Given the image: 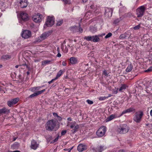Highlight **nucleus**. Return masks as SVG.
Returning a JSON list of instances; mask_svg holds the SVG:
<instances>
[{
    "label": "nucleus",
    "instance_id": "obj_1",
    "mask_svg": "<svg viewBox=\"0 0 152 152\" xmlns=\"http://www.w3.org/2000/svg\"><path fill=\"white\" fill-rule=\"evenodd\" d=\"M56 121L51 119L47 122L45 124V128L46 130L52 131L53 130L56 131V129L54 130L55 127L56 126Z\"/></svg>",
    "mask_w": 152,
    "mask_h": 152
},
{
    "label": "nucleus",
    "instance_id": "obj_2",
    "mask_svg": "<svg viewBox=\"0 0 152 152\" xmlns=\"http://www.w3.org/2000/svg\"><path fill=\"white\" fill-rule=\"evenodd\" d=\"M129 129L126 124H124L120 126L117 129V132L120 134H124L127 133L129 131Z\"/></svg>",
    "mask_w": 152,
    "mask_h": 152
},
{
    "label": "nucleus",
    "instance_id": "obj_3",
    "mask_svg": "<svg viewBox=\"0 0 152 152\" xmlns=\"http://www.w3.org/2000/svg\"><path fill=\"white\" fill-rule=\"evenodd\" d=\"M145 8L144 6H141L136 10V14L137 17L142 16L145 12Z\"/></svg>",
    "mask_w": 152,
    "mask_h": 152
},
{
    "label": "nucleus",
    "instance_id": "obj_4",
    "mask_svg": "<svg viewBox=\"0 0 152 152\" xmlns=\"http://www.w3.org/2000/svg\"><path fill=\"white\" fill-rule=\"evenodd\" d=\"M143 115L142 111H140L136 112L135 114V116L134 118V120L137 123L140 122L141 118Z\"/></svg>",
    "mask_w": 152,
    "mask_h": 152
},
{
    "label": "nucleus",
    "instance_id": "obj_5",
    "mask_svg": "<svg viewBox=\"0 0 152 152\" xmlns=\"http://www.w3.org/2000/svg\"><path fill=\"white\" fill-rule=\"evenodd\" d=\"M99 36L95 35L92 36H88L84 37V39L88 41H93L94 42H97L99 41L100 39L99 37Z\"/></svg>",
    "mask_w": 152,
    "mask_h": 152
},
{
    "label": "nucleus",
    "instance_id": "obj_6",
    "mask_svg": "<svg viewBox=\"0 0 152 152\" xmlns=\"http://www.w3.org/2000/svg\"><path fill=\"white\" fill-rule=\"evenodd\" d=\"M106 131V127L104 126H102L97 131L96 134L99 137H102L105 134Z\"/></svg>",
    "mask_w": 152,
    "mask_h": 152
},
{
    "label": "nucleus",
    "instance_id": "obj_7",
    "mask_svg": "<svg viewBox=\"0 0 152 152\" xmlns=\"http://www.w3.org/2000/svg\"><path fill=\"white\" fill-rule=\"evenodd\" d=\"M42 16L39 13L35 14L32 17V19L36 23H39L42 20Z\"/></svg>",
    "mask_w": 152,
    "mask_h": 152
},
{
    "label": "nucleus",
    "instance_id": "obj_8",
    "mask_svg": "<svg viewBox=\"0 0 152 152\" xmlns=\"http://www.w3.org/2000/svg\"><path fill=\"white\" fill-rule=\"evenodd\" d=\"M54 17H48L45 23V25L48 27H50L54 23Z\"/></svg>",
    "mask_w": 152,
    "mask_h": 152
},
{
    "label": "nucleus",
    "instance_id": "obj_9",
    "mask_svg": "<svg viewBox=\"0 0 152 152\" xmlns=\"http://www.w3.org/2000/svg\"><path fill=\"white\" fill-rule=\"evenodd\" d=\"M70 127L72 129L71 131L73 134L78 131L79 127V125L76 124L75 122L71 123Z\"/></svg>",
    "mask_w": 152,
    "mask_h": 152
},
{
    "label": "nucleus",
    "instance_id": "obj_10",
    "mask_svg": "<svg viewBox=\"0 0 152 152\" xmlns=\"http://www.w3.org/2000/svg\"><path fill=\"white\" fill-rule=\"evenodd\" d=\"M31 31L28 30L24 31L21 34L22 37L24 39L28 38L31 37Z\"/></svg>",
    "mask_w": 152,
    "mask_h": 152
},
{
    "label": "nucleus",
    "instance_id": "obj_11",
    "mask_svg": "<svg viewBox=\"0 0 152 152\" xmlns=\"http://www.w3.org/2000/svg\"><path fill=\"white\" fill-rule=\"evenodd\" d=\"M20 17L21 20L24 21H27L29 19L28 15L25 12H21L20 13Z\"/></svg>",
    "mask_w": 152,
    "mask_h": 152
},
{
    "label": "nucleus",
    "instance_id": "obj_12",
    "mask_svg": "<svg viewBox=\"0 0 152 152\" xmlns=\"http://www.w3.org/2000/svg\"><path fill=\"white\" fill-rule=\"evenodd\" d=\"M52 32V31H49L47 32H45L42 34L40 36V38L43 40L46 38L50 35Z\"/></svg>",
    "mask_w": 152,
    "mask_h": 152
},
{
    "label": "nucleus",
    "instance_id": "obj_13",
    "mask_svg": "<svg viewBox=\"0 0 152 152\" xmlns=\"http://www.w3.org/2000/svg\"><path fill=\"white\" fill-rule=\"evenodd\" d=\"M106 149V147L104 146L100 145L98 146L97 148H92L94 151L95 152H102V151Z\"/></svg>",
    "mask_w": 152,
    "mask_h": 152
},
{
    "label": "nucleus",
    "instance_id": "obj_14",
    "mask_svg": "<svg viewBox=\"0 0 152 152\" xmlns=\"http://www.w3.org/2000/svg\"><path fill=\"white\" fill-rule=\"evenodd\" d=\"M19 100V98H15L10 101H8L7 102V104L9 106L11 107L12 105L17 103Z\"/></svg>",
    "mask_w": 152,
    "mask_h": 152
},
{
    "label": "nucleus",
    "instance_id": "obj_15",
    "mask_svg": "<svg viewBox=\"0 0 152 152\" xmlns=\"http://www.w3.org/2000/svg\"><path fill=\"white\" fill-rule=\"evenodd\" d=\"M39 144L37 143V141L33 140L31 142V148L34 150H36L39 147Z\"/></svg>",
    "mask_w": 152,
    "mask_h": 152
},
{
    "label": "nucleus",
    "instance_id": "obj_16",
    "mask_svg": "<svg viewBox=\"0 0 152 152\" xmlns=\"http://www.w3.org/2000/svg\"><path fill=\"white\" fill-rule=\"evenodd\" d=\"M19 3L20 6L22 8L26 7L28 5L27 1L26 0H20Z\"/></svg>",
    "mask_w": 152,
    "mask_h": 152
},
{
    "label": "nucleus",
    "instance_id": "obj_17",
    "mask_svg": "<svg viewBox=\"0 0 152 152\" xmlns=\"http://www.w3.org/2000/svg\"><path fill=\"white\" fill-rule=\"evenodd\" d=\"M113 10L107 8L105 9V15L109 17H111L112 16Z\"/></svg>",
    "mask_w": 152,
    "mask_h": 152
},
{
    "label": "nucleus",
    "instance_id": "obj_18",
    "mask_svg": "<svg viewBox=\"0 0 152 152\" xmlns=\"http://www.w3.org/2000/svg\"><path fill=\"white\" fill-rule=\"evenodd\" d=\"M86 149V147L85 145L83 144H79L77 147V150L80 152H82Z\"/></svg>",
    "mask_w": 152,
    "mask_h": 152
},
{
    "label": "nucleus",
    "instance_id": "obj_19",
    "mask_svg": "<svg viewBox=\"0 0 152 152\" xmlns=\"http://www.w3.org/2000/svg\"><path fill=\"white\" fill-rule=\"evenodd\" d=\"M21 67V68L22 69H27L29 71L31 70L30 65V64H27L26 63L22 64V65H19Z\"/></svg>",
    "mask_w": 152,
    "mask_h": 152
},
{
    "label": "nucleus",
    "instance_id": "obj_20",
    "mask_svg": "<svg viewBox=\"0 0 152 152\" xmlns=\"http://www.w3.org/2000/svg\"><path fill=\"white\" fill-rule=\"evenodd\" d=\"M70 46L68 44L65 45V46H64L63 44H61V48L63 50L65 53H67L68 51V49L69 48Z\"/></svg>",
    "mask_w": 152,
    "mask_h": 152
},
{
    "label": "nucleus",
    "instance_id": "obj_21",
    "mask_svg": "<svg viewBox=\"0 0 152 152\" xmlns=\"http://www.w3.org/2000/svg\"><path fill=\"white\" fill-rule=\"evenodd\" d=\"M135 109H134L132 107H130L129 109H127L126 110H124V111H123L121 115H123V114H124L126 113H130L131 112H133V111H135Z\"/></svg>",
    "mask_w": 152,
    "mask_h": 152
},
{
    "label": "nucleus",
    "instance_id": "obj_22",
    "mask_svg": "<svg viewBox=\"0 0 152 152\" xmlns=\"http://www.w3.org/2000/svg\"><path fill=\"white\" fill-rule=\"evenodd\" d=\"M70 63L72 64H75L77 63V58L72 57L69 59Z\"/></svg>",
    "mask_w": 152,
    "mask_h": 152
},
{
    "label": "nucleus",
    "instance_id": "obj_23",
    "mask_svg": "<svg viewBox=\"0 0 152 152\" xmlns=\"http://www.w3.org/2000/svg\"><path fill=\"white\" fill-rule=\"evenodd\" d=\"M9 112V110L5 107L3 108L0 109V115L3 114H5L6 113H8Z\"/></svg>",
    "mask_w": 152,
    "mask_h": 152
},
{
    "label": "nucleus",
    "instance_id": "obj_24",
    "mask_svg": "<svg viewBox=\"0 0 152 152\" xmlns=\"http://www.w3.org/2000/svg\"><path fill=\"white\" fill-rule=\"evenodd\" d=\"M133 68V66L132 64H130L129 65L127 68L126 69V71L127 72H130Z\"/></svg>",
    "mask_w": 152,
    "mask_h": 152
},
{
    "label": "nucleus",
    "instance_id": "obj_25",
    "mask_svg": "<svg viewBox=\"0 0 152 152\" xmlns=\"http://www.w3.org/2000/svg\"><path fill=\"white\" fill-rule=\"evenodd\" d=\"M128 37L127 36V34L125 33L124 34H121L119 36V38L120 39H126Z\"/></svg>",
    "mask_w": 152,
    "mask_h": 152
},
{
    "label": "nucleus",
    "instance_id": "obj_26",
    "mask_svg": "<svg viewBox=\"0 0 152 152\" xmlns=\"http://www.w3.org/2000/svg\"><path fill=\"white\" fill-rule=\"evenodd\" d=\"M115 118V115H110V116H109L106 119V121L107 122L109 121L112 120V119H113Z\"/></svg>",
    "mask_w": 152,
    "mask_h": 152
},
{
    "label": "nucleus",
    "instance_id": "obj_27",
    "mask_svg": "<svg viewBox=\"0 0 152 152\" xmlns=\"http://www.w3.org/2000/svg\"><path fill=\"white\" fill-rule=\"evenodd\" d=\"M126 87L127 86L126 85L124 84H122L121 85V87L119 89V91H121L123 90H124L126 89Z\"/></svg>",
    "mask_w": 152,
    "mask_h": 152
},
{
    "label": "nucleus",
    "instance_id": "obj_28",
    "mask_svg": "<svg viewBox=\"0 0 152 152\" xmlns=\"http://www.w3.org/2000/svg\"><path fill=\"white\" fill-rule=\"evenodd\" d=\"M11 58V56L8 55H4L2 56V58L6 60L10 59Z\"/></svg>",
    "mask_w": 152,
    "mask_h": 152
},
{
    "label": "nucleus",
    "instance_id": "obj_29",
    "mask_svg": "<svg viewBox=\"0 0 152 152\" xmlns=\"http://www.w3.org/2000/svg\"><path fill=\"white\" fill-rule=\"evenodd\" d=\"M62 73H63L62 70H60L58 72V73L56 79V78L59 77L62 75Z\"/></svg>",
    "mask_w": 152,
    "mask_h": 152
},
{
    "label": "nucleus",
    "instance_id": "obj_30",
    "mask_svg": "<svg viewBox=\"0 0 152 152\" xmlns=\"http://www.w3.org/2000/svg\"><path fill=\"white\" fill-rule=\"evenodd\" d=\"M45 138H46V139H47V140L48 141H50L52 139V137L50 135H48L46 136Z\"/></svg>",
    "mask_w": 152,
    "mask_h": 152
},
{
    "label": "nucleus",
    "instance_id": "obj_31",
    "mask_svg": "<svg viewBox=\"0 0 152 152\" xmlns=\"http://www.w3.org/2000/svg\"><path fill=\"white\" fill-rule=\"evenodd\" d=\"M43 40H42V39H41L40 38V37H38L37 39L36 40H35L34 42V43H36V42H41V41Z\"/></svg>",
    "mask_w": 152,
    "mask_h": 152
},
{
    "label": "nucleus",
    "instance_id": "obj_32",
    "mask_svg": "<svg viewBox=\"0 0 152 152\" xmlns=\"http://www.w3.org/2000/svg\"><path fill=\"white\" fill-rule=\"evenodd\" d=\"M112 34L110 32H109L105 37V38L107 39L108 38H109L110 37H111L112 36Z\"/></svg>",
    "mask_w": 152,
    "mask_h": 152
},
{
    "label": "nucleus",
    "instance_id": "obj_33",
    "mask_svg": "<svg viewBox=\"0 0 152 152\" xmlns=\"http://www.w3.org/2000/svg\"><path fill=\"white\" fill-rule=\"evenodd\" d=\"M50 61L49 60H46L42 62V65H45L47 64H48L50 62Z\"/></svg>",
    "mask_w": 152,
    "mask_h": 152
},
{
    "label": "nucleus",
    "instance_id": "obj_34",
    "mask_svg": "<svg viewBox=\"0 0 152 152\" xmlns=\"http://www.w3.org/2000/svg\"><path fill=\"white\" fill-rule=\"evenodd\" d=\"M107 98H108V97L102 96V97H99V100H104Z\"/></svg>",
    "mask_w": 152,
    "mask_h": 152
},
{
    "label": "nucleus",
    "instance_id": "obj_35",
    "mask_svg": "<svg viewBox=\"0 0 152 152\" xmlns=\"http://www.w3.org/2000/svg\"><path fill=\"white\" fill-rule=\"evenodd\" d=\"M38 96L37 93H34V94H32L29 96V97L30 98L34 97L35 96Z\"/></svg>",
    "mask_w": 152,
    "mask_h": 152
},
{
    "label": "nucleus",
    "instance_id": "obj_36",
    "mask_svg": "<svg viewBox=\"0 0 152 152\" xmlns=\"http://www.w3.org/2000/svg\"><path fill=\"white\" fill-rule=\"evenodd\" d=\"M63 23V20H60L59 21H58L57 23V25L58 26H60L61 25V24Z\"/></svg>",
    "mask_w": 152,
    "mask_h": 152
},
{
    "label": "nucleus",
    "instance_id": "obj_37",
    "mask_svg": "<svg viewBox=\"0 0 152 152\" xmlns=\"http://www.w3.org/2000/svg\"><path fill=\"white\" fill-rule=\"evenodd\" d=\"M45 91V90L43 89L42 90L37 91V95H38L41 94L43 92H44Z\"/></svg>",
    "mask_w": 152,
    "mask_h": 152
},
{
    "label": "nucleus",
    "instance_id": "obj_38",
    "mask_svg": "<svg viewBox=\"0 0 152 152\" xmlns=\"http://www.w3.org/2000/svg\"><path fill=\"white\" fill-rule=\"evenodd\" d=\"M120 21V19L119 18H117L114 21V23L115 24H116L117 23H119Z\"/></svg>",
    "mask_w": 152,
    "mask_h": 152
},
{
    "label": "nucleus",
    "instance_id": "obj_39",
    "mask_svg": "<svg viewBox=\"0 0 152 152\" xmlns=\"http://www.w3.org/2000/svg\"><path fill=\"white\" fill-rule=\"evenodd\" d=\"M140 27V24L134 27L133 28L135 30L139 29Z\"/></svg>",
    "mask_w": 152,
    "mask_h": 152
},
{
    "label": "nucleus",
    "instance_id": "obj_40",
    "mask_svg": "<svg viewBox=\"0 0 152 152\" xmlns=\"http://www.w3.org/2000/svg\"><path fill=\"white\" fill-rule=\"evenodd\" d=\"M65 4H69L70 2V0H63Z\"/></svg>",
    "mask_w": 152,
    "mask_h": 152
},
{
    "label": "nucleus",
    "instance_id": "obj_41",
    "mask_svg": "<svg viewBox=\"0 0 152 152\" xmlns=\"http://www.w3.org/2000/svg\"><path fill=\"white\" fill-rule=\"evenodd\" d=\"M59 137V135H58L57 136V137L52 141V143H53L54 142H56L57 141Z\"/></svg>",
    "mask_w": 152,
    "mask_h": 152
},
{
    "label": "nucleus",
    "instance_id": "obj_42",
    "mask_svg": "<svg viewBox=\"0 0 152 152\" xmlns=\"http://www.w3.org/2000/svg\"><path fill=\"white\" fill-rule=\"evenodd\" d=\"M86 102L89 104H92L93 103V102L92 101L88 99L87 100Z\"/></svg>",
    "mask_w": 152,
    "mask_h": 152
},
{
    "label": "nucleus",
    "instance_id": "obj_43",
    "mask_svg": "<svg viewBox=\"0 0 152 152\" xmlns=\"http://www.w3.org/2000/svg\"><path fill=\"white\" fill-rule=\"evenodd\" d=\"M126 16L127 17H130L132 16V14L130 12H129L126 14Z\"/></svg>",
    "mask_w": 152,
    "mask_h": 152
},
{
    "label": "nucleus",
    "instance_id": "obj_44",
    "mask_svg": "<svg viewBox=\"0 0 152 152\" xmlns=\"http://www.w3.org/2000/svg\"><path fill=\"white\" fill-rule=\"evenodd\" d=\"M66 133V130H63L61 132V135H65Z\"/></svg>",
    "mask_w": 152,
    "mask_h": 152
},
{
    "label": "nucleus",
    "instance_id": "obj_45",
    "mask_svg": "<svg viewBox=\"0 0 152 152\" xmlns=\"http://www.w3.org/2000/svg\"><path fill=\"white\" fill-rule=\"evenodd\" d=\"M103 74L106 76H107L108 75L107 72L106 70L104 71L103 72Z\"/></svg>",
    "mask_w": 152,
    "mask_h": 152
},
{
    "label": "nucleus",
    "instance_id": "obj_46",
    "mask_svg": "<svg viewBox=\"0 0 152 152\" xmlns=\"http://www.w3.org/2000/svg\"><path fill=\"white\" fill-rule=\"evenodd\" d=\"M39 89V88L38 87H36L33 88L32 89V91H35L36 90H37Z\"/></svg>",
    "mask_w": 152,
    "mask_h": 152
},
{
    "label": "nucleus",
    "instance_id": "obj_47",
    "mask_svg": "<svg viewBox=\"0 0 152 152\" xmlns=\"http://www.w3.org/2000/svg\"><path fill=\"white\" fill-rule=\"evenodd\" d=\"M62 64L63 66H66V63L65 61H63L62 63Z\"/></svg>",
    "mask_w": 152,
    "mask_h": 152
},
{
    "label": "nucleus",
    "instance_id": "obj_48",
    "mask_svg": "<svg viewBox=\"0 0 152 152\" xmlns=\"http://www.w3.org/2000/svg\"><path fill=\"white\" fill-rule=\"evenodd\" d=\"M83 30L81 28H79V31L80 33H82L83 31Z\"/></svg>",
    "mask_w": 152,
    "mask_h": 152
},
{
    "label": "nucleus",
    "instance_id": "obj_49",
    "mask_svg": "<svg viewBox=\"0 0 152 152\" xmlns=\"http://www.w3.org/2000/svg\"><path fill=\"white\" fill-rule=\"evenodd\" d=\"M151 70H150V69L149 68L148 69H147V70H146L145 71V72H151Z\"/></svg>",
    "mask_w": 152,
    "mask_h": 152
},
{
    "label": "nucleus",
    "instance_id": "obj_50",
    "mask_svg": "<svg viewBox=\"0 0 152 152\" xmlns=\"http://www.w3.org/2000/svg\"><path fill=\"white\" fill-rule=\"evenodd\" d=\"M57 56L58 57H60L61 56V54L59 53V52H58Z\"/></svg>",
    "mask_w": 152,
    "mask_h": 152
},
{
    "label": "nucleus",
    "instance_id": "obj_51",
    "mask_svg": "<svg viewBox=\"0 0 152 152\" xmlns=\"http://www.w3.org/2000/svg\"><path fill=\"white\" fill-rule=\"evenodd\" d=\"M57 118H58V119L59 121H61L62 120V118L61 117L59 116H58Z\"/></svg>",
    "mask_w": 152,
    "mask_h": 152
},
{
    "label": "nucleus",
    "instance_id": "obj_52",
    "mask_svg": "<svg viewBox=\"0 0 152 152\" xmlns=\"http://www.w3.org/2000/svg\"><path fill=\"white\" fill-rule=\"evenodd\" d=\"M55 80V79H52V80H51L50 81H49V82H48V83L49 84H50L51 83H52L53 82V81L54 80Z\"/></svg>",
    "mask_w": 152,
    "mask_h": 152
},
{
    "label": "nucleus",
    "instance_id": "obj_53",
    "mask_svg": "<svg viewBox=\"0 0 152 152\" xmlns=\"http://www.w3.org/2000/svg\"><path fill=\"white\" fill-rule=\"evenodd\" d=\"M53 115L54 116H56L57 117L58 116V114L56 113H53Z\"/></svg>",
    "mask_w": 152,
    "mask_h": 152
},
{
    "label": "nucleus",
    "instance_id": "obj_54",
    "mask_svg": "<svg viewBox=\"0 0 152 152\" xmlns=\"http://www.w3.org/2000/svg\"><path fill=\"white\" fill-rule=\"evenodd\" d=\"M118 152H125V151L123 150H121L119 151Z\"/></svg>",
    "mask_w": 152,
    "mask_h": 152
},
{
    "label": "nucleus",
    "instance_id": "obj_55",
    "mask_svg": "<svg viewBox=\"0 0 152 152\" xmlns=\"http://www.w3.org/2000/svg\"><path fill=\"white\" fill-rule=\"evenodd\" d=\"M67 120L68 121H72V119L70 118H67Z\"/></svg>",
    "mask_w": 152,
    "mask_h": 152
},
{
    "label": "nucleus",
    "instance_id": "obj_56",
    "mask_svg": "<svg viewBox=\"0 0 152 152\" xmlns=\"http://www.w3.org/2000/svg\"><path fill=\"white\" fill-rule=\"evenodd\" d=\"M17 137H14L13 140V141H14L16 140L17 139Z\"/></svg>",
    "mask_w": 152,
    "mask_h": 152
},
{
    "label": "nucleus",
    "instance_id": "obj_57",
    "mask_svg": "<svg viewBox=\"0 0 152 152\" xmlns=\"http://www.w3.org/2000/svg\"><path fill=\"white\" fill-rule=\"evenodd\" d=\"M150 115L152 116V109L150 111Z\"/></svg>",
    "mask_w": 152,
    "mask_h": 152
},
{
    "label": "nucleus",
    "instance_id": "obj_58",
    "mask_svg": "<svg viewBox=\"0 0 152 152\" xmlns=\"http://www.w3.org/2000/svg\"><path fill=\"white\" fill-rule=\"evenodd\" d=\"M82 1L84 2H86L88 0H82Z\"/></svg>",
    "mask_w": 152,
    "mask_h": 152
},
{
    "label": "nucleus",
    "instance_id": "obj_59",
    "mask_svg": "<svg viewBox=\"0 0 152 152\" xmlns=\"http://www.w3.org/2000/svg\"><path fill=\"white\" fill-rule=\"evenodd\" d=\"M57 51L58 52H59L60 50H59V47H58V48H57Z\"/></svg>",
    "mask_w": 152,
    "mask_h": 152
},
{
    "label": "nucleus",
    "instance_id": "obj_60",
    "mask_svg": "<svg viewBox=\"0 0 152 152\" xmlns=\"http://www.w3.org/2000/svg\"><path fill=\"white\" fill-rule=\"evenodd\" d=\"M66 43V41H65V40H64L63 43L62 44H63V45H64V44H65Z\"/></svg>",
    "mask_w": 152,
    "mask_h": 152
},
{
    "label": "nucleus",
    "instance_id": "obj_61",
    "mask_svg": "<svg viewBox=\"0 0 152 152\" xmlns=\"http://www.w3.org/2000/svg\"><path fill=\"white\" fill-rule=\"evenodd\" d=\"M13 152H21L19 151H13Z\"/></svg>",
    "mask_w": 152,
    "mask_h": 152
},
{
    "label": "nucleus",
    "instance_id": "obj_62",
    "mask_svg": "<svg viewBox=\"0 0 152 152\" xmlns=\"http://www.w3.org/2000/svg\"><path fill=\"white\" fill-rule=\"evenodd\" d=\"M29 71L28 70V71L27 72V75H28L30 73V72H29Z\"/></svg>",
    "mask_w": 152,
    "mask_h": 152
},
{
    "label": "nucleus",
    "instance_id": "obj_63",
    "mask_svg": "<svg viewBox=\"0 0 152 152\" xmlns=\"http://www.w3.org/2000/svg\"><path fill=\"white\" fill-rule=\"evenodd\" d=\"M111 96H112V95L111 94H109L108 96L107 97H108V98L109 97H110Z\"/></svg>",
    "mask_w": 152,
    "mask_h": 152
},
{
    "label": "nucleus",
    "instance_id": "obj_64",
    "mask_svg": "<svg viewBox=\"0 0 152 152\" xmlns=\"http://www.w3.org/2000/svg\"><path fill=\"white\" fill-rule=\"evenodd\" d=\"M150 68V70H151V71H152V66L151 67H150L149 68Z\"/></svg>",
    "mask_w": 152,
    "mask_h": 152
}]
</instances>
